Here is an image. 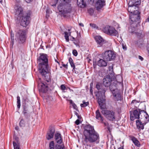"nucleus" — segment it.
Returning a JSON list of instances; mask_svg holds the SVG:
<instances>
[{"label":"nucleus","mask_w":149,"mask_h":149,"mask_svg":"<svg viewBox=\"0 0 149 149\" xmlns=\"http://www.w3.org/2000/svg\"><path fill=\"white\" fill-rule=\"evenodd\" d=\"M55 149H65L64 145H56L55 146Z\"/></svg>","instance_id":"nucleus-35"},{"label":"nucleus","mask_w":149,"mask_h":149,"mask_svg":"<svg viewBox=\"0 0 149 149\" xmlns=\"http://www.w3.org/2000/svg\"><path fill=\"white\" fill-rule=\"evenodd\" d=\"M12 31H11V39L12 42L13 43L14 40V35L13 33L12 34Z\"/></svg>","instance_id":"nucleus-38"},{"label":"nucleus","mask_w":149,"mask_h":149,"mask_svg":"<svg viewBox=\"0 0 149 149\" xmlns=\"http://www.w3.org/2000/svg\"><path fill=\"white\" fill-rule=\"evenodd\" d=\"M79 25H80V26H84V25L83 24H82V23H79Z\"/></svg>","instance_id":"nucleus-57"},{"label":"nucleus","mask_w":149,"mask_h":149,"mask_svg":"<svg viewBox=\"0 0 149 149\" xmlns=\"http://www.w3.org/2000/svg\"><path fill=\"white\" fill-rule=\"evenodd\" d=\"M118 149H123V148L120 147Z\"/></svg>","instance_id":"nucleus-62"},{"label":"nucleus","mask_w":149,"mask_h":149,"mask_svg":"<svg viewBox=\"0 0 149 149\" xmlns=\"http://www.w3.org/2000/svg\"><path fill=\"white\" fill-rule=\"evenodd\" d=\"M72 53L73 55L75 56H76L77 55V52L75 49L73 50Z\"/></svg>","instance_id":"nucleus-40"},{"label":"nucleus","mask_w":149,"mask_h":149,"mask_svg":"<svg viewBox=\"0 0 149 149\" xmlns=\"http://www.w3.org/2000/svg\"><path fill=\"white\" fill-rule=\"evenodd\" d=\"M27 31L26 30L19 29L16 31L15 40L19 43L23 44L26 40Z\"/></svg>","instance_id":"nucleus-7"},{"label":"nucleus","mask_w":149,"mask_h":149,"mask_svg":"<svg viewBox=\"0 0 149 149\" xmlns=\"http://www.w3.org/2000/svg\"><path fill=\"white\" fill-rule=\"evenodd\" d=\"M127 10L128 12L130 13V14H131L134 13V11H136V10H139V8L134 6L129 5Z\"/></svg>","instance_id":"nucleus-18"},{"label":"nucleus","mask_w":149,"mask_h":149,"mask_svg":"<svg viewBox=\"0 0 149 149\" xmlns=\"http://www.w3.org/2000/svg\"><path fill=\"white\" fill-rule=\"evenodd\" d=\"M77 116L78 118V119L79 120V119H80L81 118V116L79 115H78Z\"/></svg>","instance_id":"nucleus-51"},{"label":"nucleus","mask_w":149,"mask_h":149,"mask_svg":"<svg viewBox=\"0 0 149 149\" xmlns=\"http://www.w3.org/2000/svg\"><path fill=\"white\" fill-rule=\"evenodd\" d=\"M105 5V0H98L95 4V6L97 10L99 11Z\"/></svg>","instance_id":"nucleus-12"},{"label":"nucleus","mask_w":149,"mask_h":149,"mask_svg":"<svg viewBox=\"0 0 149 149\" xmlns=\"http://www.w3.org/2000/svg\"><path fill=\"white\" fill-rule=\"evenodd\" d=\"M14 8L15 10V15L18 16V19H20L22 16L20 23L21 25L23 26H26L30 22V13H24L23 14L22 8L17 4L15 5Z\"/></svg>","instance_id":"nucleus-3"},{"label":"nucleus","mask_w":149,"mask_h":149,"mask_svg":"<svg viewBox=\"0 0 149 149\" xmlns=\"http://www.w3.org/2000/svg\"><path fill=\"white\" fill-rule=\"evenodd\" d=\"M38 60L40 62L39 71L42 75L45 78L47 74L49 72V68L47 55L44 54H41Z\"/></svg>","instance_id":"nucleus-4"},{"label":"nucleus","mask_w":149,"mask_h":149,"mask_svg":"<svg viewBox=\"0 0 149 149\" xmlns=\"http://www.w3.org/2000/svg\"><path fill=\"white\" fill-rule=\"evenodd\" d=\"M49 149H54V141H51L49 143Z\"/></svg>","instance_id":"nucleus-32"},{"label":"nucleus","mask_w":149,"mask_h":149,"mask_svg":"<svg viewBox=\"0 0 149 149\" xmlns=\"http://www.w3.org/2000/svg\"><path fill=\"white\" fill-rule=\"evenodd\" d=\"M23 113L25 116L26 117H27L28 116H30V113L28 111V109L26 106H24L23 107Z\"/></svg>","instance_id":"nucleus-25"},{"label":"nucleus","mask_w":149,"mask_h":149,"mask_svg":"<svg viewBox=\"0 0 149 149\" xmlns=\"http://www.w3.org/2000/svg\"><path fill=\"white\" fill-rule=\"evenodd\" d=\"M75 124L77 125H78L80 123V121L79 119H77L75 122Z\"/></svg>","instance_id":"nucleus-45"},{"label":"nucleus","mask_w":149,"mask_h":149,"mask_svg":"<svg viewBox=\"0 0 149 149\" xmlns=\"http://www.w3.org/2000/svg\"><path fill=\"white\" fill-rule=\"evenodd\" d=\"M77 4L81 8H84L85 6L86 3L84 2V0H77Z\"/></svg>","instance_id":"nucleus-26"},{"label":"nucleus","mask_w":149,"mask_h":149,"mask_svg":"<svg viewBox=\"0 0 149 149\" xmlns=\"http://www.w3.org/2000/svg\"><path fill=\"white\" fill-rule=\"evenodd\" d=\"M55 61L56 62H57V63H59L58 62V61H57L56 60H55Z\"/></svg>","instance_id":"nucleus-63"},{"label":"nucleus","mask_w":149,"mask_h":149,"mask_svg":"<svg viewBox=\"0 0 149 149\" xmlns=\"http://www.w3.org/2000/svg\"><path fill=\"white\" fill-rule=\"evenodd\" d=\"M65 37L66 40L67 42H68L69 41V36L70 35L71 32H69L68 33L67 32H65Z\"/></svg>","instance_id":"nucleus-29"},{"label":"nucleus","mask_w":149,"mask_h":149,"mask_svg":"<svg viewBox=\"0 0 149 149\" xmlns=\"http://www.w3.org/2000/svg\"><path fill=\"white\" fill-rule=\"evenodd\" d=\"M96 88L99 90L98 92L96 94L98 99V103L101 109H104L105 108L104 93L105 90L104 89L102 88V86L99 84H96Z\"/></svg>","instance_id":"nucleus-5"},{"label":"nucleus","mask_w":149,"mask_h":149,"mask_svg":"<svg viewBox=\"0 0 149 149\" xmlns=\"http://www.w3.org/2000/svg\"><path fill=\"white\" fill-rule=\"evenodd\" d=\"M91 84L93 85V83H91L90 84V93H91V94L92 95L93 94V89H92V87H91Z\"/></svg>","instance_id":"nucleus-39"},{"label":"nucleus","mask_w":149,"mask_h":149,"mask_svg":"<svg viewBox=\"0 0 149 149\" xmlns=\"http://www.w3.org/2000/svg\"><path fill=\"white\" fill-rule=\"evenodd\" d=\"M55 138L58 143L60 144L61 143L62 141L61 134L56 133L55 134Z\"/></svg>","instance_id":"nucleus-20"},{"label":"nucleus","mask_w":149,"mask_h":149,"mask_svg":"<svg viewBox=\"0 0 149 149\" xmlns=\"http://www.w3.org/2000/svg\"><path fill=\"white\" fill-rule=\"evenodd\" d=\"M88 12L91 15H93L94 13V10L92 8H90L88 9Z\"/></svg>","instance_id":"nucleus-37"},{"label":"nucleus","mask_w":149,"mask_h":149,"mask_svg":"<svg viewBox=\"0 0 149 149\" xmlns=\"http://www.w3.org/2000/svg\"><path fill=\"white\" fill-rule=\"evenodd\" d=\"M140 0H130L129 2L128 5L137 7V6L140 5Z\"/></svg>","instance_id":"nucleus-16"},{"label":"nucleus","mask_w":149,"mask_h":149,"mask_svg":"<svg viewBox=\"0 0 149 149\" xmlns=\"http://www.w3.org/2000/svg\"><path fill=\"white\" fill-rule=\"evenodd\" d=\"M14 149H19V145L15 141L13 142Z\"/></svg>","instance_id":"nucleus-36"},{"label":"nucleus","mask_w":149,"mask_h":149,"mask_svg":"<svg viewBox=\"0 0 149 149\" xmlns=\"http://www.w3.org/2000/svg\"><path fill=\"white\" fill-rule=\"evenodd\" d=\"M71 0H52L50 4L53 7H55L58 4V9L59 12L64 15L71 11Z\"/></svg>","instance_id":"nucleus-2"},{"label":"nucleus","mask_w":149,"mask_h":149,"mask_svg":"<svg viewBox=\"0 0 149 149\" xmlns=\"http://www.w3.org/2000/svg\"><path fill=\"white\" fill-rule=\"evenodd\" d=\"M61 89L63 91H64L65 89H67V88L65 87L64 85L63 84L61 86Z\"/></svg>","instance_id":"nucleus-41"},{"label":"nucleus","mask_w":149,"mask_h":149,"mask_svg":"<svg viewBox=\"0 0 149 149\" xmlns=\"http://www.w3.org/2000/svg\"><path fill=\"white\" fill-rule=\"evenodd\" d=\"M123 48L124 50L126 49V46H124L123 44Z\"/></svg>","instance_id":"nucleus-50"},{"label":"nucleus","mask_w":149,"mask_h":149,"mask_svg":"<svg viewBox=\"0 0 149 149\" xmlns=\"http://www.w3.org/2000/svg\"><path fill=\"white\" fill-rule=\"evenodd\" d=\"M131 140L136 146L138 147H139L140 146L139 142L135 137L134 136L132 137H131Z\"/></svg>","instance_id":"nucleus-27"},{"label":"nucleus","mask_w":149,"mask_h":149,"mask_svg":"<svg viewBox=\"0 0 149 149\" xmlns=\"http://www.w3.org/2000/svg\"><path fill=\"white\" fill-rule=\"evenodd\" d=\"M116 54L111 50H108L102 53V57L106 61H111L115 60Z\"/></svg>","instance_id":"nucleus-8"},{"label":"nucleus","mask_w":149,"mask_h":149,"mask_svg":"<svg viewBox=\"0 0 149 149\" xmlns=\"http://www.w3.org/2000/svg\"><path fill=\"white\" fill-rule=\"evenodd\" d=\"M41 91L43 93H46L48 90V85L46 83H41Z\"/></svg>","instance_id":"nucleus-22"},{"label":"nucleus","mask_w":149,"mask_h":149,"mask_svg":"<svg viewBox=\"0 0 149 149\" xmlns=\"http://www.w3.org/2000/svg\"><path fill=\"white\" fill-rule=\"evenodd\" d=\"M63 66L65 68H67V64H66V65L63 64Z\"/></svg>","instance_id":"nucleus-52"},{"label":"nucleus","mask_w":149,"mask_h":149,"mask_svg":"<svg viewBox=\"0 0 149 149\" xmlns=\"http://www.w3.org/2000/svg\"><path fill=\"white\" fill-rule=\"evenodd\" d=\"M95 118H96L99 120H100L101 121H102L103 120V118L101 116V115L100 114V112H99V111L98 110H97L95 112Z\"/></svg>","instance_id":"nucleus-24"},{"label":"nucleus","mask_w":149,"mask_h":149,"mask_svg":"<svg viewBox=\"0 0 149 149\" xmlns=\"http://www.w3.org/2000/svg\"><path fill=\"white\" fill-rule=\"evenodd\" d=\"M72 106L73 108L74 109H76V110H78V109L77 108V106L74 103L72 104Z\"/></svg>","instance_id":"nucleus-43"},{"label":"nucleus","mask_w":149,"mask_h":149,"mask_svg":"<svg viewBox=\"0 0 149 149\" xmlns=\"http://www.w3.org/2000/svg\"><path fill=\"white\" fill-rule=\"evenodd\" d=\"M113 95L115 97V99L117 101L121 100V95L118 92L116 91L115 92H113Z\"/></svg>","instance_id":"nucleus-23"},{"label":"nucleus","mask_w":149,"mask_h":149,"mask_svg":"<svg viewBox=\"0 0 149 149\" xmlns=\"http://www.w3.org/2000/svg\"><path fill=\"white\" fill-rule=\"evenodd\" d=\"M14 138L16 140V142H17L18 140V138L16 136H14Z\"/></svg>","instance_id":"nucleus-47"},{"label":"nucleus","mask_w":149,"mask_h":149,"mask_svg":"<svg viewBox=\"0 0 149 149\" xmlns=\"http://www.w3.org/2000/svg\"><path fill=\"white\" fill-rule=\"evenodd\" d=\"M89 104V102H86L85 101H83V103L81 104L80 106L82 107H86L88 106Z\"/></svg>","instance_id":"nucleus-34"},{"label":"nucleus","mask_w":149,"mask_h":149,"mask_svg":"<svg viewBox=\"0 0 149 149\" xmlns=\"http://www.w3.org/2000/svg\"><path fill=\"white\" fill-rule=\"evenodd\" d=\"M113 66H111L109 67V70L110 71H111V72H113Z\"/></svg>","instance_id":"nucleus-46"},{"label":"nucleus","mask_w":149,"mask_h":149,"mask_svg":"<svg viewBox=\"0 0 149 149\" xmlns=\"http://www.w3.org/2000/svg\"><path fill=\"white\" fill-rule=\"evenodd\" d=\"M105 60L100 59L97 62V64L100 67H105L107 65V63Z\"/></svg>","instance_id":"nucleus-19"},{"label":"nucleus","mask_w":149,"mask_h":149,"mask_svg":"<svg viewBox=\"0 0 149 149\" xmlns=\"http://www.w3.org/2000/svg\"><path fill=\"white\" fill-rule=\"evenodd\" d=\"M84 135L85 142L86 143H93L95 142L99 143V134L95 130L93 127L90 125H86L84 127Z\"/></svg>","instance_id":"nucleus-1"},{"label":"nucleus","mask_w":149,"mask_h":149,"mask_svg":"<svg viewBox=\"0 0 149 149\" xmlns=\"http://www.w3.org/2000/svg\"><path fill=\"white\" fill-rule=\"evenodd\" d=\"M15 129L16 130H18L19 129V127L18 126L16 127L15 128Z\"/></svg>","instance_id":"nucleus-55"},{"label":"nucleus","mask_w":149,"mask_h":149,"mask_svg":"<svg viewBox=\"0 0 149 149\" xmlns=\"http://www.w3.org/2000/svg\"><path fill=\"white\" fill-rule=\"evenodd\" d=\"M17 1H18L19 0H16Z\"/></svg>","instance_id":"nucleus-64"},{"label":"nucleus","mask_w":149,"mask_h":149,"mask_svg":"<svg viewBox=\"0 0 149 149\" xmlns=\"http://www.w3.org/2000/svg\"><path fill=\"white\" fill-rule=\"evenodd\" d=\"M112 80L111 77L109 75H107L103 79L104 85L106 87H108L110 86Z\"/></svg>","instance_id":"nucleus-13"},{"label":"nucleus","mask_w":149,"mask_h":149,"mask_svg":"<svg viewBox=\"0 0 149 149\" xmlns=\"http://www.w3.org/2000/svg\"><path fill=\"white\" fill-rule=\"evenodd\" d=\"M74 43L75 44V45H76V46L77 47L78 46V47L79 48V45H77V43H76L75 42H74Z\"/></svg>","instance_id":"nucleus-53"},{"label":"nucleus","mask_w":149,"mask_h":149,"mask_svg":"<svg viewBox=\"0 0 149 149\" xmlns=\"http://www.w3.org/2000/svg\"><path fill=\"white\" fill-rule=\"evenodd\" d=\"M85 148L86 149H91L92 148L90 146L87 145L86 146Z\"/></svg>","instance_id":"nucleus-44"},{"label":"nucleus","mask_w":149,"mask_h":149,"mask_svg":"<svg viewBox=\"0 0 149 149\" xmlns=\"http://www.w3.org/2000/svg\"><path fill=\"white\" fill-rule=\"evenodd\" d=\"M134 13L130 14V19L132 22H130L131 24L133 22H137L139 23L140 18V12L139 10H136V11H134Z\"/></svg>","instance_id":"nucleus-11"},{"label":"nucleus","mask_w":149,"mask_h":149,"mask_svg":"<svg viewBox=\"0 0 149 149\" xmlns=\"http://www.w3.org/2000/svg\"><path fill=\"white\" fill-rule=\"evenodd\" d=\"M0 3L2 5H3V2H2V0H0Z\"/></svg>","instance_id":"nucleus-58"},{"label":"nucleus","mask_w":149,"mask_h":149,"mask_svg":"<svg viewBox=\"0 0 149 149\" xmlns=\"http://www.w3.org/2000/svg\"><path fill=\"white\" fill-rule=\"evenodd\" d=\"M102 113L109 120L113 121L115 120L116 116L115 112L112 110H103Z\"/></svg>","instance_id":"nucleus-9"},{"label":"nucleus","mask_w":149,"mask_h":149,"mask_svg":"<svg viewBox=\"0 0 149 149\" xmlns=\"http://www.w3.org/2000/svg\"><path fill=\"white\" fill-rule=\"evenodd\" d=\"M135 102V100H133V101H132V103H134V102Z\"/></svg>","instance_id":"nucleus-60"},{"label":"nucleus","mask_w":149,"mask_h":149,"mask_svg":"<svg viewBox=\"0 0 149 149\" xmlns=\"http://www.w3.org/2000/svg\"><path fill=\"white\" fill-rule=\"evenodd\" d=\"M26 123L23 119H21L19 122V125L21 127H23L25 126Z\"/></svg>","instance_id":"nucleus-31"},{"label":"nucleus","mask_w":149,"mask_h":149,"mask_svg":"<svg viewBox=\"0 0 149 149\" xmlns=\"http://www.w3.org/2000/svg\"><path fill=\"white\" fill-rule=\"evenodd\" d=\"M133 25H131L129 27V32H130V33H135L136 34L138 33L139 34V35H140L141 34L140 32H138L136 31V27H133Z\"/></svg>","instance_id":"nucleus-21"},{"label":"nucleus","mask_w":149,"mask_h":149,"mask_svg":"<svg viewBox=\"0 0 149 149\" xmlns=\"http://www.w3.org/2000/svg\"><path fill=\"white\" fill-rule=\"evenodd\" d=\"M146 119H140L139 120H137L136 121V126L139 129H143L144 128V125H145L146 123H144V122Z\"/></svg>","instance_id":"nucleus-15"},{"label":"nucleus","mask_w":149,"mask_h":149,"mask_svg":"<svg viewBox=\"0 0 149 149\" xmlns=\"http://www.w3.org/2000/svg\"><path fill=\"white\" fill-rule=\"evenodd\" d=\"M46 13L47 14L49 12V10H48V9H47V10H46Z\"/></svg>","instance_id":"nucleus-59"},{"label":"nucleus","mask_w":149,"mask_h":149,"mask_svg":"<svg viewBox=\"0 0 149 149\" xmlns=\"http://www.w3.org/2000/svg\"><path fill=\"white\" fill-rule=\"evenodd\" d=\"M28 3H30L31 1H32L33 0H25Z\"/></svg>","instance_id":"nucleus-49"},{"label":"nucleus","mask_w":149,"mask_h":149,"mask_svg":"<svg viewBox=\"0 0 149 149\" xmlns=\"http://www.w3.org/2000/svg\"><path fill=\"white\" fill-rule=\"evenodd\" d=\"M143 111L141 112L137 110H134L132 113L131 112L130 119L132 120H134L135 119H144L146 120L144 122V123H147L149 121V117L147 114H146V116H145V113Z\"/></svg>","instance_id":"nucleus-6"},{"label":"nucleus","mask_w":149,"mask_h":149,"mask_svg":"<svg viewBox=\"0 0 149 149\" xmlns=\"http://www.w3.org/2000/svg\"><path fill=\"white\" fill-rule=\"evenodd\" d=\"M69 61L71 67L72 68H73V70H74L75 68V66L74 63L72 59L71 58H70L69 59Z\"/></svg>","instance_id":"nucleus-30"},{"label":"nucleus","mask_w":149,"mask_h":149,"mask_svg":"<svg viewBox=\"0 0 149 149\" xmlns=\"http://www.w3.org/2000/svg\"><path fill=\"white\" fill-rule=\"evenodd\" d=\"M102 31L105 33L112 36H116L118 33L117 31L113 27L109 26L104 28Z\"/></svg>","instance_id":"nucleus-10"},{"label":"nucleus","mask_w":149,"mask_h":149,"mask_svg":"<svg viewBox=\"0 0 149 149\" xmlns=\"http://www.w3.org/2000/svg\"><path fill=\"white\" fill-rule=\"evenodd\" d=\"M70 104H72V105L73 103H74L71 100H70Z\"/></svg>","instance_id":"nucleus-56"},{"label":"nucleus","mask_w":149,"mask_h":149,"mask_svg":"<svg viewBox=\"0 0 149 149\" xmlns=\"http://www.w3.org/2000/svg\"><path fill=\"white\" fill-rule=\"evenodd\" d=\"M147 50L148 52V54H149V47L148 48V49H147Z\"/></svg>","instance_id":"nucleus-61"},{"label":"nucleus","mask_w":149,"mask_h":149,"mask_svg":"<svg viewBox=\"0 0 149 149\" xmlns=\"http://www.w3.org/2000/svg\"><path fill=\"white\" fill-rule=\"evenodd\" d=\"M74 114L77 116L78 115V113H77L76 112V111H74Z\"/></svg>","instance_id":"nucleus-54"},{"label":"nucleus","mask_w":149,"mask_h":149,"mask_svg":"<svg viewBox=\"0 0 149 149\" xmlns=\"http://www.w3.org/2000/svg\"><path fill=\"white\" fill-rule=\"evenodd\" d=\"M110 89L112 91V93L113 92H115L116 91L117 92L118 89H116V87L115 85L113 86L111 85L110 86Z\"/></svg>","instance_id":"nucleus-28"},{"label":"nucleus","mask_w":149,"mask_h":149,"mask_svg":"<svg viewBox=\"0 0 149 149\" xmlns=\"http://www.w3.org/2000/svg\"><path fill=\"white\" fill-rule=\"evenodd\" d=\"M95 39L96 42L100 46L102 45L104 43V40L100 36H95Z\"/></svg>","instance_id":"nucleus-17"},{"label":"nucleus","mask_w":149,"mask_h":149,"mask_svg":"<svg viewBox=\"0 0 149 149\" xmlns=\"http://www.w3.org/2000/svg\"><path fill=\"white\" fill-rule=\"evenodd\" d=\"M90 26L92 27L93 28H97V27L95 24H93L91 23L90 24Z\"/></svg>","instance_id":"nucleus-42"},{"label":"nucleus","mask_w":149,"mask_h":149,"mask_svg":"<svg viewBox=\"0 0 149 149\" xmlns=\"http://www.w3.org/2000/svg\"><path fill=\"white\" fill-rule=\"evenodd\" d=\"M17 107L18 109L20 108V97L19 96L17 97Z\"/></svg>","instance_id":"nucleus-33"},{"label":"nucleus","mask_w":149,"mask_h":149,"mask_svg":"<svg viewBox=\"0 0 149 149\" xmlns=\"http://www.w3.org/2000/svg\"><path fill=\"white\" fill-rule=\"evenodd\" d=\"M55 132V130L54 128L53 127H50L47 132L46 135L47 139L49 140L52 138L53 137Z\"/></svg>","instance_id":"nucleus-14"},{"label":"nucleus","mask_w":149,"mask_h":149,"mask_svg":"<svg viewBox=\"0 0 149 149\" xmlns=\"http://www.w3.org/2000/svg\"><path fill=\"white\" fill-rule=\"evenodd\" d=\"M139 59H140L141 61H143V58L142 57L140 56H139Z\"/></svg>","instance_id":"nucleus-48"}]
</instances>
